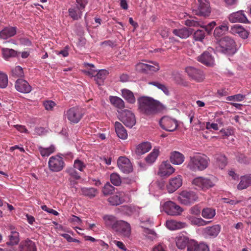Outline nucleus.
Instances as JSON below:
<instances>
[{"label":"nucleus","mask_w":251,"mask_h":251,"mask_svg":"<svg viewBox=\"0 0 251 251\" xmlns=\"http://www.w3.org/2000/svg\"><path fill=\"white\" fill-rule=\"evenodd\" d=\"M216 215V210L212 207L204 208L201 211V216L206 219H211Z\"/></svg>","instance_id":"obj_37"},{"label":"nucleus","mask_w":251,"mask_h":251,"mask_svg":"<svg viewBox=\"0 0 251 251\" xmlns=\"http://www.w3.org/2000/svg\"><path fill=\"white\" fill-rule=\"evenodd\" d=\"M190 212L194 215H199L201 213L200 207L198 205L193 206L190 209Z\"/></svg>","instance_id":"obj_64"},{"label":"nucleus","mask_w":251,"mask_h":251,"mask_svg":"<svg viewBox=\"0 0 251 251\" xmlns=\"http://www.w3.org/2000/svg\"><path fill=\"white\" fill-rule=\"evenodd\" d=\"M55 105V102L51 100L46 101L44 103L45 109L47 110H52Z\"/></svg>","instance_id":"obj_59"},{"label":"nucleus","mask_w":251,"mask_h":251,"mask_svg":"<svg viewBox=\"0 0 251 251\" xmlns=\"http://www.w3.org/2000/svg\"><path fill=\"white\" fill-rule=\"evenodd\" d=\"M228 19L232 23H248L249 22L244 11L242 10L231 13L229 15Z\"/></svg>","instance_id":"obj_19"},{"label":"nucleus","mask_w":251,"mask_h":251,"mask_svg":"<svg viewBox=\"0 0 251 251\" xmlns=\"http://www.w3.org/2000/svg\"><path fill=\"white\" fill-rule=\"evenodd\" d=\"M216 25L215 22L212 21V22L209 23L208 25L204 26H201V27L204 28V31H207L208 34H209L211 31V30L214 28V27Z\"/></svg>","instance_id":"obj_56"},{"label":"nucleus","mask_w":251,"mask_h":251,"mask_svg":"<svg viewBox=\"0 0 251 251\" xmlns=\"http://www.w3.org/2000/svg\"><path fill=\"white\" fill-rule=\"evenodd\" d=\"M159 125L162 129L170 132L175 131L178 126L176 120L167 116H164L160 120Z\"/></svg>","instance_id":"obj_10"},{"label":"nucleus","mask_w":251,"mask_h":251,"mask_svg":"<svg viewBox=\"0 0 251 251\" xmlns=\"http://www.w3.org/2000/svg\"><path fill=\"white\" fill-rule=\"evenodd\" d=\"M198 200V196L196 193L190 190L182 191L178 197L179 202L185 205H190Z\"/></svg>","instance_id":"obj_4"},{"label":"nucleus","mask_w":251,"mask_h":251,"mask_svg":"<svg viewBox=\"0 0 251 251\" xmlns=\"http://www.w3.org/2000/svg\"><path fill=\"white\" fill-rule=\"evenodd\" d=\"M64 116L71 124H75L81 120L83 116V113L81 108L73 107L67 110Z\"/></svg>","instance_id":"obj_5"},{"label":"nucleus","mask_w":251,"mask_h":251,"mask_svg":"<svg viewBox=\"0 0 251 251\" xmlns=\"http://www.w3.org/2000/svg\"><path fill=\"white\" fill-rule=\"evenodd\" d=\"M139 109L143 114L152 116L164 109L162 104L152 98L142 97L138 99Z\"/></svg>","instance_id":"obj_1"},{"label":"nucleus","mask_w":251,"mask_h":251,"mask_svg":"<svg viewBox=\"0 0 251 251\" xmlns=\"http://www.w3.org/2000/svg\"><path fill=\"white\" fill-rule=\"evenodd\" d=\"M163 207V210L167 214L172 216L179 215L183 211L182 207L172 201L165 202Z\"/></svg>","instance_id":"obj_13"},{"label":"nucleus","mask_w":251,"mask_h":251,"mask_svg":"<svg viewBox=\"0 0 251 251\" xmlns=\"http://www.w3.org/2000/svg\"><path fill=\"white\" fill-rule=\"evenodd\" d=\"M214 180L215 177L213 176L209 178L199 177L195 178L193 180L192 183L198 188L206 190L214 186Z\"/></svg>","instance_id":"obj_7"},{"label":"nucleus","mask_w":251,"mask_h":251,"mask_svg":"<svg viewBox=\"0 0 251 251\" xmlns=\"http://www.w3.org/2000/svg\"><path fill=\"white\" fill-rule=\"evenodd\" d=\"M85 167V165L81 161L78 159L75 160L73 168H74L75 169H77L81 172L83 171Z\"/></svg>","instance_id":"obj_55"},{"label":"nucleus","mask_w":251,"mask_h":251,"mask_svg":"<svg viewBox=\"0 0 251 251\" xmlns=\"http://www.w3.org/2000/svg\"><path fill=\"white\" fill-rule=\"evenodd\" d=\"M245 98V95L239 94L233 96H228L226 97V99L228 101H241L244 100Z\"/></svg>","instance_id":"obj_53"},{"label":"nucleus","mask_w":251,"mask_h":251,"mask_svg":"<svg viewBox=\"0 0 251 251\" xmlns=\"http://www.w3.org/2000/svg\"><path fill=\"white\" fill-rule=\"evenodd\" d=\"M81 194L85 197H88L90 199H92L96 196L98 194L97 189L90 187H83L81 189Z\"/></svg>","instance_id":"obj_34"},{"label":"nucleus","mask_w":251,"mask_h":251,"mask_svg":"<svg viewBox=\"0 0 251 251\" xmlns=\"http://www.w3.org/2000/svg\"><path fill=\"white\" fill-rule=\"evenodd\" d=\"M114 189L115 188L109 182H107L104 185L102 191L104 196H107L111 194Z\"/></svg>","instance_id":"obj_50"},{"label":"nucleus","mask_w":251,"mask_h":251,"mask_svg":"<svg viewBox=\"0 0 251 251\" xmlns=\"http://www.w3.org/2000/svg\"><path fill=\"white\" fill-rule=\"evenodd\" d=\"M122 95L128 102L134 103L135 102V98L133 93L129 90L124 89L122 90Z\"/></svg>","instance_id":"obj_40"},{"label":"nucleus","mask_w":251,"mask_h":251,"mask_svg":"<svg viewBox=\"0 0 251 251\" xmlns=\"http://www.w3.org/2000/svg\"><path fill=\"white\" fill-rule=\"evenodd\" d=\"M197 60L201 63L208 66L214 64V59L209 52L205 51L201 55L198 56Z\"/></svg>","instance_id":"obj_22"},{"label":"nucleus","mask_w":251,"mask_h":251,"mask_svg":"<svg viewBox=\"0 0 251 251\" xmlns=\"http://www.w3.org/2000/svg\"><path fill=\"white\" fill-rule=\"evenodd\" d=\"M221 230V227L217 225L212 226H208L204 229V233L210 236L216 237Z\"/></svg>","instance_id":"obj_35"},{"label":"nucleus","mask_w":251,"mask_h":251,"mask_svg":"<svg viewBox=\"0 0 251 251\" xmlns=\"http://www.w3.org/2000/svg\"><path fill=\"white\" fill-rule=\"evenodd\" d=\"M19 251H37L35 243L28 239L23 241L19 246Z\"/></svg>","instance_id":"obj_21"},{"label":"nucleus","mask_w":251,"mask_h":251,"mask_svg":"<svg viewBox=\"0 0 251 251\" xmlns=\"http://www.w3.org/2000/svg\"><path fill=\"white\" fill-rule=\"evenodd\" d=\"M198 251H209L208 246L204 243H197Z\"/></svg>","instance_id":"obj_62"},{"label":"nucleus","mask_w":251,"mask_h":251,"mask_svg":"<svg viewBox=\"0 0 251 251\" xmlns=\"http://www.w3.org/2000/svg\"><path fill=\"white\" fill-rule=\"evenodd\" d=\"M228 30V27L227 26V25L225 23H224L221 25L216 27L214 31V35L215 37H219Z\"/></svg>","instance_id":"obj_41"},{"label":"nucleus","mask_w":251,"mask_h":251,"mask_svg":"<svg viewBox=\"0 0 251 251\" xmlns=\"http://www.w3.org/2000/svg\"><path fill=\"white\" fill-rule=\"evenodd\" d=\"M110 179L111 182L115 186L120 185L122 181L120 176L117 173H112L110 175Z\"/></svg>","instance_id":"obj_46"},{"label":"nucleus","mask_w":251,"mask_h":251,"mask_svg":"<svg viewBox=\"0 0 251 251\" xmlns=\"http://www.w3.org/2000/svg\"><path fill=\"white\" fill-rule=\"evenodd\" d=\"M64 162L62 157L55 155L50 157L48 162L49 168L51 172H58L64 167Z\"/></svg>","instance_id":"obj_8"},{"label":"nucleus","mask_w":251,"mask_h":251,"mask_svg":"<svg viewBox=\"0 0 251 251\" xmlns=\"http://www.w3.org/2000/svg\"><path fill=\"white\" fill-rule=\"evenodd\" d=\"M115 130L117 136L121 139H126L127 137L126 129L121 123L116 122L115 123Z\"/></svg>","instance_id":"obj_27"},{"label":"nucleus","mask_w":251,"mask_h":251,"mask_svg":"<svg viewBox=\"0 0 251 251\" xmlns=\"http://www.w3.org/2000/svg\"><path fill=\"white\" fill-rule=\"evenodd\" d=\"M9 241L6 242L7 245L13 246L17 245L20 240L19 232L16 231L11 230L8 235Z\"/></svg>","instance_id":"obj_36"},{"label":"nucleus","mask_w":251,"mask_h":251,"mask_svg":"<svg viewBox=\"0 0 251 251\" xmlns=\"http://www.w3.org/2000/svg\"><path fill=\"white\" fill-rule=\"evenodd\" d=\"M84 65L88 70L83 71L84 73L88 75L95 77L97 71L94 69L95 68L94 65L89 63H85Z\"/></svg>","instance_id":"obj_43"},{"label":"nucleus","mask_w":251,"mask_h":251,"mask_svg":"<svg viewBox=\"0 0 251 251\" xmlns=\"http://www.w3.org/2000/svg\"><path fill=\"white\" fill-rule=\"evenodd\" d=\"M41 208L43 210L46 211L47 212H48L49 213L52 214L53 215H54L55 216H57L59 215V213L57 211H56L54 209L48 208L47 207V206L46 205H42Z\"/></svg>","instance_id":"obj_58"},{"label":"nucleus","mask_w":251,"mask_h":251,"mask_svg":"<svg viewBox=\"0 0 251 251\" xmlns=\"http://www.w3.org/2000/svg\"><path fill=\"white\" fill-rule=\"evenodd\" d=\"M151 64L139 63L136 65V70L146 73H152L159 70V64L154 62H150Z\"/></svg>","instance_id":"obj_15"},{"label":"nucleus","mask_w":251,"mask_h":251,"mask_svg":"<svg viewBox=\"0 0 251 251\" xmlns=\"http://www.w3.org/2000/svg\"><path fill=\"white\" fill-rule=\"evenodd\" d=\"M11 75L15 78L24 77V73L23 68L19 66H16L11 70Z\"/></svg>","instance_id":"obj_44"},{"label":"nucleus","mask_w":251,"mask_h":251,"mask_svg":"<svg viewBox=\"0 0 251 251\" xmlns=\"http://www.w3.org/2000/svg\"><path fill=\"white\" fill-rule=\"evenodd\" d=\"M55 151L54 147L51 146L49 148H39L40 152L42 156H48L52 153Z\"/></svg>","instance_id":"obj_45"},{"label":"nucleus","mask_w":251,"mask_h":251,"mask_svg":"<svg viewBox=\"0 0 251 251\" xmlns=\"http://www.w3.org/2000/svg\"><path fill=\"white\" fill-rule=\"evenodd\" d=\"M65 172L70 176L69 180L71 185L76 184L77 183L76 180H79L81 178L80 174L74 168L70 167L67 168L65 170Z\"/></svg>","instance_id":"obj_24"},{"label":"nucleus","mask_w":251,"mask_h":251,"mask_svg":"<svg viewBox=\"0 0 251 251\" xmlns=\"http://www.w3.org/2000/svg\"><path fill=\"white\" fill-rule=\"evenodd\" d=\"M198 7L193 10L194 13L197 15L206 16L210 13L209 0H198Z\"/></svg>","instance_id":"obj_11"},{"label":"nucleus","mask_w":251,"mask_h":251,"mask_svg":"<svg viewBox=\"0 0 251 251\" xmlns=\"http://www.w3.org/2000/svg\"><path fill=\"white\" fill-rule=\"evenodd\" d=\"M105 226L108 228L114 230L119 220L112 215H106L103 217Z\"/></svg>","instance_id":"obj_25"},{"label":"nucleus","mask_w":251,"mask_h":251,"mask_svg":"<svg viewBox=\"0 0 251 251\" xmlns=\"http://www.w3.org/2000/svg\"><path fill=\"white\" fill-rule=\"evenodd\" d=\"M167 227L170 230H176L183 228L185 226L184 223L177 222L175 220L167 221L166 223Z\"/></svg>","instance_id":"obj_32"},{"label":"nucleus","mask_w":251,"mask_h":251,"mask_svg":"<svg viewBox=\"0 0 251 251\" xmlns=\"http://www.w3.org/2000/svg\"><path fill=\"white\" fill-rule=\"evenodd\" d=\"M217 165L221 169H223L227 164V159L225 155L219 154L215 156Z\"/></svg>","instance_id":"obj_42"},{"label":"nucleus","mask_w":251,"mask_h":251,"mask_svg":"<svg viewBox=\"0 0 251 251\" xmlns=\"http://www.w3.org/2000/svg\"><path fill=\"white\" fill-rule=\"evenodd\" d=\"M219 50L227 54H233L236 51V43L234 40L228 36H225L219 42Z\"/></svg>","instance_id":"obj_3"},{"label":"nucleus","mask_w":251,"mask_h":251,"mask_svg":"<svg viewBox=\"0 0 251 251\" xmlns=\"http://www.w3.org/2000/svg\"><path fill=\"white\" fill-rule=\"evenodd\" d=\"M205 36V31L202 29L197 30L194 34V39L195 41L202 42Z\"/></svg>","instance_id":"obj_49"},{"label":"nucleus","mask_w":251,"mask_h":251,"mask_svg":"<svg viewBox=\"0 0 251 251\" xmlns=\"http://www.w3.org/2000/svg\"><path fill=\"white\" fill-rule=\"evenodd\" d=\"M182 184V176L178 175L176 177L170 179L169 184L167 185L168 191L170 193H173L178 189Z\"/></svg>","instance_id":"obj_18"},{"label":"nucleus","mask_w":251,"mask_h":251,"mask_svg":"<svg viewBox=\"0 0 251 251\" xmlns=\"http://www.w3.org/2000/svg\"><path fill=\"white\" fill-rule=\"evenodd\" d=\"M108 74V71L106 70H100L99 72L97 71L94 77L96 83L99 85H101Z\"/></svg>","instance_id":"obj_28"},{"label":"nucleus","mask_w":251,"mask_h":251,"mask_svg":"<svg viewBox=\"0 0 251 251\" xmlns=\"http://www.w3.org/2000/svg\"><path fill=\"white\" fill-rule=\"evenodd\" d=\"M187 251H198L197 243L195 241H190L188 245Z\"/></svg>","instance_id":"obj_57"},{"label":"nucleus","mask_w":251,"mask_h":251,"mask_svg":"<svg viewBox=\"0 0 251 251\" xmlns=\"http://www.w3.org/2000/svg\"><path fill=\"white\" fill-rule=\"evenodd\" d=\"M159 153L158 149H154L145 158L146 161L149 164H152L156 159Z\"/></svg>","instance_id":"obj_39"},{"label":"nucleus","mask_w":251,"mask_h":251,"mask_svg":"<svg viewBox=\"0 0 251 251\" xmlns=\"http://www.w3.org/2000/svg\"><path fill=\"white\" fill-rule=\"evenodd\" d=\"M15 88L17 91L22 93H29L31 91V86L25 79L19 78L15 83Z\"/></svg>","instance_id":"obj_17"},{"label":"nucleus","mask_w":251,"mask_h":251,"mask_svg":"<svg viewBox=\"0 0 251 251\" xmlns=\"http://www.w3.org/2000/svg\"><path fill=\"white\" fill-rule=\"evenodd\" d=\"M170 161L176 165H180L184 161V156L178 151H174L171 153Z\"/></svg>","instance_id":"obj_26"},{"label":"nucleus","mask_w":251,"mask_h":251,"mask_svg":"<svg viewBox=\"0 0 251 251\" xmlns=\"http://www.w3.org/2000/svg\"><path fill=\"white\" fill-rule=\"evenodd\" d=\"M185 25L188 26H201L200 22L197 20L196 18H190L185 21Z\"/></svg>","instance_id":"obj_52"},{"label":"nucleus","mask_w":251,"mask_h":251,"mask_svg":"<svg viewBox=\"0 0 251 251\" xmlns=\"http://www.w3.org/2000/svg\"><path fill=\"white\" fill-rule=\"evenodd\" d=\"M8 84V77L7 75L4 74L0 73V88H5L7 87Z\"/></svg>","instance_id":"obj_51"},{"label":"nucleus","mask_w":251,"mask_h":251,"mask_svg":"<svg viewBox=\"0 0 251 251\" xmlns=\"http://www.w3.org/2000/svg\"><path fill=\"white\" fill-rule=\"evenodd\" d=\"M192 31L186 27H183L181 29H175L173 31V34L175 35L180 37V38H187L191 34Z\"/></svg>","instance_id":"obj_31"},{"label":"nucleus","mask_w":251,"mask_h":251,"mask_svg":"<svg viewBox=\"0 0 251 251\" xmlns=\"http://www.w3.org/2000/svg\"><path fill=\"white\" fill-rule=\"evenodd\" d=\"M185 72L190 79L196 82H202L205 78V75L203 71L199 69L193 67H188L186 68Z\"/></svg>","instance_id":"obj_12"},{"label":"nucleus","mask_w":251,"mask_h":251,"mask_svg":"<svg viewBox=\"0 0 251 251\" xmlns=\"http://www.w3.org/2000/svg\"><path fill=\"white\" fill-rule=\"evenodd\" d=\"M243 27L239 25H235L231 27L230 32L233 34L239 35Z\"/></svg>","instance_id":"obj_54"},{"label":"nucleus","mask_w":251,"mask_h":251,"mask_svg":"<svg viewBox=\"0 0 251 251\" xmlns=\"http://www.w3.org/2000/svg\"><path fill=\"white\" fill-rule=\"evenodd\" d=\"M119 116L121 121L127 127L131 128L136 124L134 114L128 110H123Z\"/></svg>","instance_id":"obj_9"},{"label":"nucleus","mask_w":251,"mask_h":251,"mask_svg":"<svg viewBox=\"0 0 251 251\" xmlns=\"http://www.w3.org/2000/svg\"><path fill=\"white\" fill-rule=\"evenodd\" d=\"M151 148V146L150 143L143 142L137 146L135 152L138 155H142L148 152Z\"/></svg>","instance_id":"obj_29"},{"label":"nucleus","mask_w":251,"mask_h":251,"mask_svg":"<svg viewBox=\"0 0 251 251\" xmlns=\"http://www.w3.org/2000/svg\"><path fill=\"white\" fill-rule=\"evenodd\" d=\"M209 158L205 154L195 153L193 156L190 157L188 168L192 171H203L208 166Z\"/></svg>","instance_id":"obj_2"},{"label":"nucleus","mask_w":251,"mask_h":251,"mask_svg":"<svg viewBox=\"0 0 251 251\" xmlns=\"http://www.w3.org/2000/svg\"><path fill=\"white\" fill-rule=\"evenodd\" d=\"M109 100L112 104L119 109L125 107V102L123 100L116 96H110Z\"/></svg>","instance_id":"obj_38"},{"label":"nucleus","mask_w":251,"mask_h":251,"mask_svg":"<svg viewBox=\"0 0 251 251\" xmlns=\"http://www.w3.org/2000/svg\"><path fill=\"white\" fill-rule=\"evenodd\" d=\"M20 42L21 44L26 46H30L32 44L31 42L27 38H21Z\"/></svg>","instance_id":"obj_63"},{"label":"nucleus","mask_w":251,"mask_h":251,"mask_svg":"<svg viewBox=\"0 0 251 251\" xmlns=\"http://www.w3.org/2000/svg\"><path fill=\"white\" fill-rule=\"evenodd\" d=\"M206 128L207 129H213L215 130H218V124L217 123H210L209 122L206 123Z\"/></svg>","instance_id":"obj_60"},{"label":"nucleus","mask_w":251,"mask_h":251,"mask_svg":"<svg viewBox=\"0 0 251 251\" xmlns=\"http://www.w3.org/2000/svg\"><path fill=\"white\" fill-rule=\"evenodd\" d=\"M189 242L188 238L184 235H179L176 239L177 247L181 250L184 249L187 246H188Z\"/></svg>","instance_id":"obj_33"},{"label":"nucleus","mask_w":251,"mask_h":251,"mask_svg":"<svg viewBox=\"0 0 251 251\" xmlns=\"http://www.w3.org/2000/svg\"><path fill=\"white\" fill-rule=\"evenodd\" d=\"M2 54L5 58L14 57L17 55V51L13 49L3 48L2 49Z\"/></svg>","instance_id":"obj_47"},{"label":"nucleus","mask_w":251,"mask_h":251,"mask_svg":"<svg viewBox=\"0 0 251 251\" xmlns=\"http://www.w3.org/2000/svg\"><path fill=\"white\" fill-rule=\"evenodd\" d=\"M119 169L123 173L129 174L133 171V167L130 160L125 156H120L117 160Z\"/></svg>","instance_id":"obj_16"},{"label":"nucleus","mask_w":251,"mask_h":251,"mask_svg":"<svg viewBox=\"0 0 251 251\" xmlns=\"http://www.w3.org/2000/svg\"><path fill=\"white\" fill-rule=\"evenodd\" d=\"M108 201L111 205H117L122 203L123 200L118 195H114L110 197Z\"/></svg>","instance_id":"obj_48"},{"label":"nucleus","mask_w":251,"mask_h":251,"mask_svg":"<svg viewBox=\"0 0 251 251\" xmlns=\"http://www.w3.org/2000/svg\"><path fill=\"white\" fill-rule=\"evenodd\" d=\"M251 185V175L242 176L241 181L237 186L239 190H243Z\"/></svg>","instance_id":"obj_30"},{"label":"nucleus","mask_w":251,"mask_h":251,"mask_svg":"<svg viewBox=\"0 0 251 251\" xmlns=\"http://www.w3.org/2000/svg\"><path fill=\"white\" fill-rule=\"evenodd\" d=\"M118 234L128 237L131 234L130 225L123 220H119L114 230Z\"/></svg>","instance_id":"obj_14"},{"label":"nucleus","mask_w":251,"mask_h":251,"mask_svg":"<svg viewBox=\"0 0 251 251\" xmlns=\"http://www.w3.org/2000/svg\"><path fill=\"white\" fill-rule=\"evenodd\" d=\"M175 169L168 161H164L160 165L158 174L161 176H169L174 172Z\"/></svg>","instance_id":"obj_20"},{"label":"nucleus","mask_w":251,"mask_h":251,"mask_svg":"<svg viewBox=\"0 0 251 251\" xmlns=\"http://www.w3.org/2000/svg\"><path fill=\"white\" fill-rule=\"evenodd\" d=\"M85 239L86 240H89V241H90L91 242H95V241H97L98 242H99V244L100 245H102V246H107V244H106L102 240H97L96 239H95L94 238L91 237V236H85Z\"/></svg>","instance_id":"obj_61"},{"label":"nucleus","mask_w":251,"mask_h":251,"mask_svg":"<svg viewBox=\"0 0 251 251\" xmlns=\"http://www.w3.org/2000/svg\"><path fill=\"white\" fill-rule=\"evenodd\" d=\"M77 3L75 7L70 8L68 10L69 15L74 20L81 18L82 11L88 3L87 0H76Z\"/></svg>","instance_id":"obj_6"},{"label":"nucleus","mask_w":251,"mask_h":251,"mask_svg":"<svg viewBox=\"0 0 251 251\" xmlns=\"http://www.w3.org/2000/svg\"><path fill=\"white\" fill-rule=\"evenodd\" d=\"M17 32V27L13 26H7L0 31V38L5 40L14 36Z\"/></svg>","instance_id":"obj_23"}]
</instances>
